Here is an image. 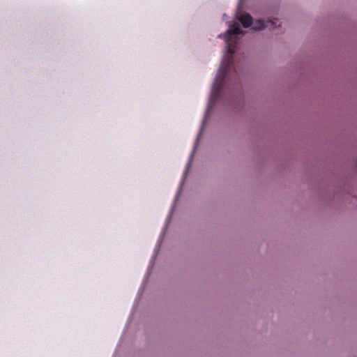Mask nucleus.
<instances>
[{"instance_id": "1", "label": "nucleus", "mask_w": 357, "mask_h": 357, "mask_svg": "<svg viewBox=\"0 0 357 357\" xmlns=\"http://www.w3.org/2000/svg\"><path fill=\"white\" fill-rule=\"evenodd\" d=\"M243 31L241 29L238 23H234L229 26V29L224 35V38L227 43V54L225 55L222 61L218 74L217 75L215 84L213 88V95L217 98L220 93L227 73L229 72L234 64V56L236 48L237 39L233 37V35L243 34Z\"/></svg>"}, {"instance_id": "2", "label": "nucleus", "mask_w": 357, "mask_h": 357, "mask_svg": "<svg viewBox=\"0 0 357 357\" xmlns=\"http://www.w3.org/2000/svg\"><path fill=\"white\" fill-rule=\"evenodd\" d=\"M239 21L242 23L243 26L245 28L250 26L253 24V29L260 31L266 27L276 28L280 26L278 24L279 20L278 19H273L272 20L265 21L264 20H256L253 23L252 17L248 13L243 14L239 17Z\"/></svg>"}]
</instances>
